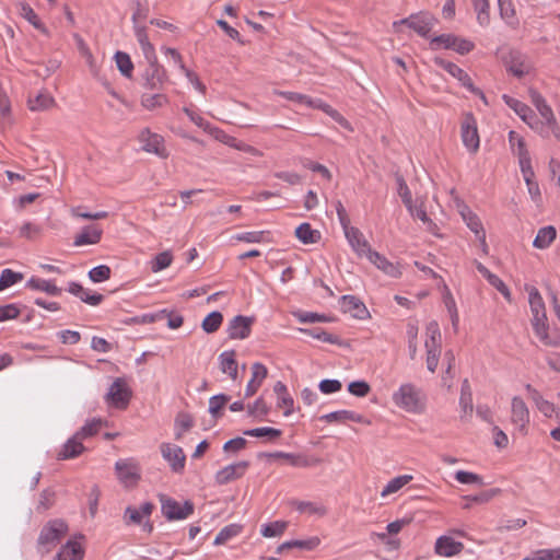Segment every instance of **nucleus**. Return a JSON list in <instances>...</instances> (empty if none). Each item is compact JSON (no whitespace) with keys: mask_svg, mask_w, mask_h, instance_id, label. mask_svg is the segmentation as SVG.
<instances>
[{"mask_svg":"<svg viewBox=\"0 0 560 560\" xmlns=\"http://www.w3.org/2000/svg\"><path fill=\"white\" fill-rule=\"evenodd\" d=\"M343 232L349 244L359 256L369 255V250H372V248L358 228L349 226L348 229L343 230Z\"/></svg>","mask_w":560,"mask_h":560,"instance_id":"nucleus-19","label":"nucleus"},{"mask_svg":"<svg viewBox=\"0 0 560 560\" xmlns=\"http://www.w3.org/2000/svg\"><path fill=\"white\" fill-rule=\"evenodd\" d=\"M139 141L142 143V149L145 152L154 153L155 155L166 159L168 152L164 145V138L158 133L151 132L145 128L139 133Z\"/></svg>","mask_w":560,"mask_h":560,"instance_id":"nucleus-8","label":"nucleus"},{"mask_svg":"<svg viewBox=\"0 0 560 560\" xmlns=\"http://www.w3.org/2000/svg\"><path fill=\"white\" fill-rule=\"evenodd\" d=\"M518 163L521 167V172L525 182H529L534 179L535 173L532 167L530 155L527 148H524L523 143L520 142V152H517Z\"/></svg>","mask_w":560,"mask_h":560,"instance_id":"nucleus-30","label":"nucleus"},{"mask_svg":"<svg viewBox=\"0 0 560 560\" xmlns=\"http://www.w3.org/2000/svg\"><path fill=\"white\" fill-rule=\"evenodd\" d=\"M434 62L440 68L447 71L452 77L456 78L463 84V86L468 89L474 94L480 96L486 102L485 94L482 93L481 90H479L478 88H476L474 85L470 77L468 75V73L465 70L459 68L457 65H455L451 61H447L445 59H442V58H435Z\"/></svg>","mask_w":560,"mask_h":560,"instance_id":"nucleus-7","label":"nucleus"},{"mask_svg":"<svg viewBox=\"0 0 560 560\" xmlns=\"http://www.w3.org/2000/svg\"><path fill=\"white\" fill-rule=\"evenodd\" d=\"M131 398V390L124 378H116L106 394V401L119 409L127 408Z\"/></svg>","mask_w":560,"mask_h":560,"instance_id":"nucleus-6","label":"nucleus"},{"mask_svg":"<svg viewBox=\"0 0 560 560\" xmlns=\"http://www.w3.org/2000/svg\"><path fill=\"white\" fill-rule=\"evenodd\" d=\"M106 421L100 418H93L89 420L75 434L83 441L84 439L94 436L98 433L101 427L105 424Z\"/></svg>","mask_w":560,"mask_h":560,"instance_id":"nucleus-40","label":"nucleus"},{"mask_svg":"<svg viewBox=\"0 0 560 560\" xmlns=\"http://www.w3.org/2000/svg\"><path fill=\"white\" fill-rule=\"evenodd\" d=\"M299 330L305 335H308V336H311L315 339L322 340L324 342H328L331 345H339V346L341 345V340L338 336L329 334L328 331H326L323 328H319V327L312 328V329L300 328Z\"/></svg>","mask_w":560,"mask_h":560,"instance_id":"nucleus-35","label":"nucleus"},{"mask_svg":"<svg viewBox=\"0 0 560 560\" xmlns=\"http://www.w3.org/2000/svg\"><path fill=\"white\" fill-rule=\"evenodd\" d=\"M230 401V396L225 394L214 395L209 399V412L213 419L222 417V409Z\"/></svg>","mask_w":560,"mask_h":560,"instance_id":"nucleus-38","label":"nucleus"},{"mask_svg":"<svg viewBox=\"0 0 560 560\" xmlns=\"http://www.w3.org/2000/svg\"><path fill=\"white\" fill-rule=\"evenodd\" d=\"M556 236H557V231L552 225L541 228L538 231L533 245L539 249L547 248L555 241Z\"/></svg>","mask_w":560,"mask_h":560,"instance_id":"nucleus-32","label":"nucleus"},{"mask_svg":"<svg viewBox=\"0 0 560 560\" xmlns=\"http://www.w3.org/2000/svg\"><path fill=\"white\" fill-rule=\"evenodd\" d=\"M55 104L51 95L46 92L38 93L34 98H28V107L31 110H45Z\"/></svg>","mask_w":560,"mask_h":560,"instance_id":"nucleus-36","label":"nucleus"},{"mask_svg":"<svg viewBox=\"0 0 560 560\" xmlns=\"http://www.w3.org/2000/svg\"><path fill=\"white\" fill-rule=\"evenodd\" d=\"M526 290L529 295V306L533 314V328L540 340L546 341L548 339V325L544 300L535 287L527 288Z\"/></svg>","mask_w":560,"mask_h":560,"instance_id":"nucleus-3","label":"nucleus"},{"mask_svg":"<svg viewBox=\"0 0 560 560\" xmlns=\"http://www.w3.org/2000/svg\"><path fill=\"white\" fill-rule=\"evenodd\" d=\"M85 447L82 444V440L74 434L72 438H70L65 445L62 446V450L58 454L59 459H70L75 458L80 454L84 452Z\"/></svg>","mask_w":560,"mask_h":560,"instance_id":"nucleus-23","label":"nucleus"},{"mask_svg":"<svg viewBox=\"0 0 560 560\" xmlns=\"http://www.w3.org/2000/svg\"><path fill=\"white\" fill-rule=\"evenodd\" d=\"M397 191L404 205L409 211H412V196L411 191L400 174H396Z\"/></svg>","mask_w":560,"mask_h":560,"instance_id":"nucleus-47","label":"nucleus"},{"mask_svg":"<svg viewBox=\"0 0 560 560\" xmlns=\"http://www.w3.org/2000/svg\"><path fill=\"white\" fill-rule=\"evenodd\" d=\"M83 556L82 546L77 541L69 540L60 548L54 560H82Z\"/></svg>","mask_w":560,"mask_h":560,"instance_id":"nucleus-24","label":"nucleus"},{"mask_svg":"<svg viewBox=\"0 0 560 560\" xmlns=\"http://www.w3.org/2000/svg\"><path fill=\"white\" fill-rule=\"evenodd\" d=\"M459 406L463 411L462 418H464V416H467V415L470 416L472 413V410H474L472 392H471V387H470V384L467 378H465L462 383Z\"/></svg>","mask_w":560,"mask_h":560,"instance_id":"nucleus-31","label":"nucleus"},{"mask_svg":"<svg viewBox=\"0 0 560 560\" xmlns=\"http://www.w3.org/2000/svg\"><path fill=\"white\" fill-rule=\"evenodd\" d=\"M296 510L301 513L307 512L310 514H318V515H325L326 509L324 506H317L312 502L306 501H296L294 503Z\"/></svg>","mask_w":560,"mask_h":560,"instance_id":"nucleus-61","label":"nucleus"},{"mask_svg":"<svg viewBox=\"0 0 560 560\" xmlns=\"http://www.w3.org/2000/svg\"><path fill=\"white\" fill-rule=\"evenodd\" d=\"M499 3V10L501 18L508 23V24H515V10L513 8V4L511 0H498Z\"/></svg>","mask_w":560,"mask_h":560,"instance_id":"nucleus-54","label":"nucleus"},{"mask_svg":"<svg viewBox=\"0 0 560 560\" xmlns=\"http://www.w3.org/2000/svg\"><path fill=\"white\" fill-rule=\"evenodd\" d=\"M173 261V256L170 250L162 252L158 254L151 261V270L153 272H159L168 266H171Z\"/></svg>","mask_w":560,"mask_h":560,"instance_id":"nucleus-51","label":"nucleus"},{"mask_svg":"<svg viewBox=\"0 0 560 560\" xmlns=\"http://www.w3.org/2000/svg\"><path fill=\"white\" fill-rule=\"evenodd\" d=\"M21 14L24 19H26L34 27L42 31L43 33H46L47 30L44 26V24L40 22L39 18L35 13V11L27 4L22 3L21 4Z\"/></svg>","mask_w":560,"mask_h":560,"instance_id":"nucleus-52","label":"nucleus"},{"mask_svg":"<svg viewBox=\"0 0 560 560\" xmlns=\"http://www.w3.org/2000/svg\"><path fill=\"white\" fill-rule=\"evenodd\" d=\"M235 351H224L220 354V369L223 373L229 374L232 380L237 377V362L235 360Z\"/></svg>","mask_w":560,"mask_h":560,"instance_id":"nucleus-29","label":"nucleus"},{"mask_svg":"<svg viewBox=\"0 0 560 560\" xmlns=\"http://www.w3.org/2000/svg\"><path fill=\"white\" fill-rule=\"evenodd\" d=\"M287 522L276 521L269 524H266L261 528V535L264 537H277L283 534L287 528Z\"/></svg>","mask_w":560,"mask_h":560,"instance_id":"nucleus-55","label":"nucleus"},{"mask_svg":"<svg viewBox=\"0 0 560 560\" xmlns=\"http://www.w3.org/2000/svg\"><path fill=\"white\" fill-rule=\"evenodd\" d=\"M454 40H456V36L452 34H442L435 36L431 39L430 46L432 49H438L440 46H443L446 49H452L454 45Z\"/></svg>","mask_w":560,"mask_h":560,"instance_id":"nucleus-58","label":"nucleus"},{"mask_svg":"<svg viewBox=\"0 0 560 560\" xmlns=\"http://www.w3.org/2000/svg\"><path fill=\"white\" fill-rule=\"evenodd\" d=\"M368 259L374 264L378 269L384 271L386 275H389L390 277H398L400 275L398 268L388 261L384 256H382L380 253L375 250H369V255L366 256Z\"/></svg>","mask_w":560,"mask_h":560,"instance_id":"nucleus-28","label":"nucleus"},{"mask_svg":"<svg viewBox=\"0 0 560 560\" xmlns=\"http://www.w3.org/2000/svg\"><path fill=\"white\" fill-rule=\"evenodd\" d=\"M348 390L357 397H365L371 392V387L365 381H354L348 385Z\"/></svg>","mask_w":560,"mask_h":560,"instance_id":"nucleus-62","label":"nucleus"},{"mask_svg":"<svg viewBox=\"0 0 560 560\" xmlns=\"http://www.w3.org/2000/svg\"><path fill=\"white\" fill-rule=\"evenodd\" d=\"M168 98L165 94L162 93H155V94H148L144 93L141 96V105L147 108L148 110H153L155 108L162 107L165 104H167Z\"/></svg>","mask_w":560,"mask_h":560,"instance_id":"nucleus-37","label":"nucleus"},{"mask_svg":"<svg viewBox=\"0 0 560 560\" xmlns=\"http://www.w3.org/2000/svg\"><path fill=\"white\" fill-rule=\"evenodd\" d=\"M223 322V315L219 311H213L205 317L201 327L207 334L215 332Z\"/></svg>","mask_w":560,"mask_h":560,"instance_id":"nucleus-41","label":"nucleus"},{"mask_svg":"<svg viewBox=\"0 0 560 560\" xmlns=\"http://www.w3.org/2000/svg\"><path fill=\"white\" fill-rule=\"evenodd\" d=\"M475 11L477 12V21L481 26L490 23L489 0H471Z\"/></svg>","mask_w":560,"mask_h":560,"instance_id":"nucleus-42","label":"nucleus"},{"mask_svg":"<svg viewBox=\"0 0 560 560\" xmlns=\"http://www.w3.org/2000/svg\"><path fill=\"white\" fill-rule=\"evenodd\" d=\"M412 480L411 475H402L393 478L384 487V489L381 492V495L387 497L389 494L396 493L399 491L402 487H405L407 483H409Z\"/></svg>","mask_w":560,"mask_h":560,"instance_id":"nucleus-39","label":"nucleus"},{"mask_svg":"<svg viewBox=\"0 0 560 560\" xmlns=\"http://www.w3.org/2000/svg\"><path fill=\"white\" fill-rule=\"evenodd\" d=\"M425 349H427V368L430 372L434 373L438 368L439 358L441 354V347L425 348Z\"/></svg>","mask_w":560,"mask_h":560,"instance_id":"nucleus-63","label":"nucleus"},{"mask_svg":"<svg viewBox=\"0 0 560 560\" xmlns=\"http://www.w3.org/2000/svg\"><path fill=\"white\" fill-rule=\"evenodd\" d=\"M68 525L62 520H51L42 528L37 539V551L45 556L66 536Z\"/></svg>","mask_w":560,"mask_h":560,"instance_id":"nucleus-1","label":"nucleus"},{"mask_svg":"<svg viewBox=\"0 0 560 560\" xmlns=\"http://www.w3.org/2000/svg\"><path fill=\"white\" fill-rule=\"evenodd\" d=\"M420 36L427 37L436 23V19L428 12H420L400 21Z\"/></svg>","mask_w":560,"mask_h":560,"instance_id":"nucleus-12","label":"nucleus"},{"mask_svg":"<svg viewBox=\"0 0 560 560\" xmlns=\"http://www.w3.org/2000/svg\"><path fill=\"white\" fill-rule=\"evenodd\" d=\"M103 231L97 225L85 226L74 238L75 246L97 244L101 241Z\"/></svg>","mask_w":560,"mask_h":560,"instance_id":"nucleus-25","label":"nucleus"},{"mask_svg":"<svg viewBox=\"0 0 560 560\" xmlns=\"http://www.w3.org/2000/svg\"><path fill=\"white\" fill-rule=\"evenodd\" d=\"M247 411L253 417H265L269 412V408L262 398L256 399L253 404L248 405Z\"/></svg>","mask_w":560,"mask_h":560,"instance_id":"nucleus-60","label":"nucleus"},{"mask_svg":"<svg viewBox=\"0 0 560 560\" xmlns=\"http://www.w3.org/2000/svg\"><path fill=\"white\" fill-rule=\"evenodd\" d=\"M530 420L529 409L520 396H514L511 401V423L522 434L528 433V424Z\"/></svg>","mask_w":560,"mask_h":560,"instance_id":"nucleus-4","label":"nucleus"},{"mask_svg":"<svg viewBox=\"0 0 560 560\" xmlns=\"http://www.w3.org/2000/svg\"><path fill=\"white\" fill-rule=\"evenodd\" d=\"M244 434L247 436H255V438H268L270 441H273L281 436L282 432L279 429L270 428V427H262V428H255L245 430Z\"/></svg>","mask_w":560,"mask_h":560,"instance_id":"nucleus-44","label":"nucleus"},{"mask_svg":"<svg viewBox=\"0 0 560 560\" xmlns=\"http://www.w3.org/2000/svg\"><path fill=\"white\" fill-rule=\"evenodd\" d=\"M253 317L243 315L234 316L228 325V336L230 339H245L250 335Z\"/></svg>","mask_w":560,"mask_h":560,"instance_id":"nucleus-14","label":"nucleus"},{"mask_svg":"<svg viewBox=\"0 0 560 560\" xmlns=\"http://www.w3.org/2000/svg\"><path fill=\"white\" fill-rule=\"evenodd\" d=\"M23 279L21 272L13 271L12 269H3L0 275V291L18 283Z\"/></svg>","mask_w":560,"mask_h":560,"instance_id":"nucleus-49","label":"nucleus"},{"mask_svg":"<svg viewBox=\"0 0 560 560\" xmlns=\"http://www.w3.org/2000/svg\"><path fill=\"white\" fill-rule=\"evenodd\" d=\"M115 61L120 73L126 78H131L133 63L129 55L124 51H117L115 54Z\"/></svg>","mask_w":560,"mask_h":560,"instance_id":"nucleus-43","label":"nucleus"},{"mask_svg":"<svg viewBox=\"0 0 560 560\" xmlns=\"http://www.w3.org/2000/svg\"><path fill=\"white\" fill-rule=\"evenodd\" d=\"M273 392L278 397L277 407L284 409L283 416H291L294 411V399L288 393L287 386L282 382H277Z\"/></svg>","mask_w":560,"mask_h":560,"instance_id":"nucleus-22","label":"nucleus"},{"mask_svg":"<svg viewBox=\"0 0 560 560\" xmlns=\"http://www.w3.org/2000/svg\"><path fill=\"white\" fill-rule=\"evenodd\" d=\"M295 236L303 244H315L320 240V232L313 230L308 223H302L296 228Z\"/></svg>","mask_w":560,"mask_h":560,"instance_id":"nucleus-33","label":"nucleus"},{"mask_svg":"<svg viewBox=\"0 0 560 560\" xmlns=\"http://www.w3.org/2000/svg\"><path fill=\"white\" fill-rule=\"evenodd\" d=\"M460 215L477 238L486 237V232L478 215L474 213L467 206L460 210Z\"/></svg>","mask_w":560,"mask_h":560,"instance_id":"nucleus-26","label":"nucleus"},{"mask_svg":"<svg viewBox=\"0 0 560 560\" xmlns=\"http://www.w3.org/2000/svg\"><path fill=\"white\" fill-rule=\"evenodd\" d=\"M393 401L397 407L408 412H421L424 408L422 390L411 383L402 384L393 394Z\"/></svg>","mask_w":560,"mask_h":560,"instance_id":"nucleus-2","label":"nucleus"},{"mask_svg":"<svg viewBox=\"0 0 560 560\" xmlns=\"http://www.w3.org/2000/svg\"><path fill=\"white\" fill-rule=\"evenodd\" d=\"M279 94L288 101L305 104L308 107L316 106V102L307 95L295 92H279Z\"/></svg>","mask_w":560,"mask_h":560,"instance_id":"nucleus-59","label":"nucleus"},{"mask_svg":"<svg viewBox=\"0 0 560 560\" xmlns=\"http://www.w3.org/2000/svg\"><path fill=\"white\" fill-rule=\"evenodd\" d=\"M26 287L33 290L46 292L49 295H59L61 293V289L54 282L35 277H32L27 281Z\"/></svg>","mask_w":560,"mask_h":560,"instance_id":"nucleus-34","label":"nucleus"},{"mask_svg":"<svg viewBox=\"0 0 560 560\" xmlns=\"http://www.w3.org/2000/svg\"><path fill=\"white\" fill-rule=\"evenodd\" d=\"M462 140L464 145L472 153L479 149V135L477 129L476 119L472 114L465 115L462 122Z\"/></svg>","mask_w":560,"mask_h":560,"instance_id":"nucleus-9","label":"nucleus"},{"mask_svg":"<svg viewBox=\"0 0 560 560\" xmlns=\"http://www.w3.org/2000/svg\"><path fill=\"white\" fill-rule=\"evenodd\" d=\"M242 530V526L238 524H230L223 527L214 539V545H224L233 537L237 536Z\"/></svg>","mask_w":560,"mask_h":560,"instance_id":"nucleus-45","label":"nucleus"},{"mask_svg":"<svg viewBox=\"0 0 560 560\" xmlns=\"http://www.w3.org/2000/svg\"><path fill=\"white\" fill-rule=\"evenodd\" d=\"M56 493L52 489H45L39 494V500L36 506L38 512H45L55 504Z\"/></svg>","mask_w":560,"mask_h":560,"instance_id":"nucleus-53","label":"nucleus"},{"mask_svg":"<svg viewBox=\"0 0 560 560\" xmlns=\"http://www.w3.org/2000/svg\"><path fill=\"white\" fill-rule=\"evenodd\" d=\"M118 479L125 486H133L140 479V468L133 459H119L115 464Z\"/></svg>","mask_w":560,"mask_h":560,"instance_id":"nucleus-11","label":"nucleus"},{"mask_svg":"<svg viewBox=\"0 0 560 560\" xmlns=\"http://www.w3.org/2000/svg\"><path fill=\"white\" fill-rule=\"evenodd\" d=\"M142 79L145 89L161 90L167 82V74L159 62H150L142 73Z\"/></svg>","mask_w":560,"mask_h":560,"instance_id":"nucleus-10","label":"nucleus"},{"mask_svg":"<svg viewBox=\"0 0 560 560\" xmlns=\"http://www.w3.org/2000/svg\"><path fill=\"white\" fill-rule=\"evenodd\" d=\"M341 310L350 313L351 316L362 319L366 316L368 310L365 305L353 295H343L340 300Z\"/></svg>","mask_w":560,"mask_h":560,"instance_id":"nucleus-21","label":"nucleus"},{"mask_svg":"<svg viewBox=\"0 0 560 560\" xmlns=\"http://www.w3.org/2000/svg\"><path fill=\"white\" fill-rule=\"evenodd\" d=\"M455 479L464 485L477 483L479 486H483L482 477L470 471L458 470L455 474Z\"/></svg>","mask_w":560,"mask_h":560,"instance_id":"nucleus-57","label":"nucleus"},{"mask_svg":"<svg viewBox=\"0 0 560 560\" xmlns=\"http://www.w3.org/2000/svg\"><path fill=\"white\" fill-rule=\"evenodd\" d=\"M505 63L506 70L516 78H522L532 70L530 62L520 51H511Z\"/></svg>","mask_w":560,"mask_h":560,"instance_id":"nucleus-18","label":"nucleus"},{"mask_svg":"<svg viewBox=\"0 0 560 560\" xmlns=\"http://www.w3.org/2000/svg\"><path fill=\"white\" fill-rule=\"evenodd\" d=\"M221 141H223L225 144H228L236 150L246 152L250 155H254V156L261 155V152L259 150H257L256 148H254L243 141H238L236 138L229 137V136L224 135L223 138L221 139Z\"/></svg>","mask_w":560,"mask_h":560,"instance_id":"nucleus-48","label":"nucleus"},{"mask_svg":"<svg viewBox=\"0 0 560 560\" xmlns=\"http://www.w3.org/2000/svg\"><path fill=\"white\" fill-rule=\"evenodd\" d=\"M112 270L106 265H100L89 271V278L93 282H103L110 278Z\"/></svg>","mask_w":560,"mask_h":560,"instance_id":"nucleus-56","label":"nucleus"},{"mask_svg":"<svg viewBox=\"0 0 560 560\" xmlns=\"http://www.w3.org/2000/svg\"><path fill=\"white\" fill-rule=\"evenodd\" d=\"M160 448L163 458L170 463L172 470L180 472L184 469L186 462L183 448L171 443H162Z\"/></svg>","mask_w":560,"mask_h":560,"instance_id":"nucleus-13","label":"nucleus"},{"mask_svg":"<svg viewBox=\"0 0 560 560\" xmlns=\"http://www.w3.org/2000/svg\"><path fill=\"white\" fill-rule=\"evenodd\" d=\"M248 466L249 463L245 460L228 465L220 469L219 471H217L215 482L218 485H226L233 480H236L245 474Z\"/></svg>","mask_w":560,"mask_h":560,"instance_id":"nucleus-16","label":"nucleus"},{"mask_svg":"<svg viewBox=\"0 0 560 560\" xmlns=\"http://www.w3.org/2000/svg\"><path fill=\"white\" fill-rule=\"evenodd\" d=\"M266 456H268L270 458H282V459L288 460L291 466L302 467V468L317 466L322 463V459L318 457H308L303 454L275 452V453H269Z\"/></svg>","mask_w":560,"mask_h":560,"instance_id":"nucleus-17","label":"nucleus"},{"mask_svg":"<svg viewBox=\"0 0 560 560\" xmlns=\"http://www.w3.org/2000/svg\"><path fill=\"white\" fill-rule=\"evenodd\" d=\"M427 340L425 348L441 347V331L439 324L435 320L430 322L427 325Z\"/></svg>","mask_w":560,"mask_h":560,"instance_id":"nucleus-46","label":"nucleus"},{"mask_svg":"<svg viewBox=\"0 0 560 560\" xmlns=\"http://www.w3.org/2000/svg\"><path fill=\"white\" fill-rule=\"evenodd\" d=\"M503 100L505 104L522 118L523 121L527 122L532 128H534L530 119L534 118L535 115L529 106L509 95H503Z\"/></svg>","mask_w":560,"mask_h":560,"instance_id":"nucleus-27","label":"nucleus"},{"mask_svg":"<svg viewBox=\"0 0 560 560\" xmlns=\"http://www.w3.org/2000/svg\"><path fill=\"white\" fill-rule=\"evenodd\" d=\"M162 513L168 521L185 520L194 513V504L185 501L180 504L172 498L162 497Z\"/></svg>","mask_w":560,"mask_h":560,"instance_id":"nucleus-5","label":"nucleus"},{"mask_svg":"<svg viewBox=\"0 0 560 560\" xmlns=\"http://www.w3.org/2000/svg\"><path fill=\"white\" fill-rule=\"evenodd\" d=\"M534 557L535 560H560V548L537 550Z\"/></svg>","mask_w":560,"mask_h":560,"instance_id":"nucleus-64","label":"nucleus"},{"mask_svg":"<svg viewBox=\"0 0 560 560\" xmlns=\"http://www.w3.org/2000/svg\"><path fill=\"white\" fill-rule=\"evenodd\" d=\"M464 545L450 536H441L435 542V552L442 557H453L462 552Z\"/></svg>","mask_w":560,"mask_h":560,"instance_id":"nucleus-20","label":"nucleus"},{"mask_svg":"<svg viewBox=\"0 0 560 560\" xmlns=\"http://www.w3.org/2000/svg\"><path fill=\"white\" fill-rule=\"evenodd\" d=\"M316 106H313L314 108H319L323 112H325L327 115H329L334 120H336L339 125L342 127L350 129V125L348 120L336 109H334L330 105L323 103L322 101L317 100Z\"/></svg>","mask_w":560,"mask_h":560,"instance_id":"nucleus-50","label":"nucleus"},{"mask_svg":"<svg viewBox=\"0 0 560 560\" xmlns=\"http://www.w3.org/2000/svg\"><path fill=\"white\" fill-rule=\"evenodd\" d=\"M532 103L537 108L540 116L546 120V125L551 129L556 137H559L556 126V118L551 107L547 104L542 95L536 91H530Z\"/></svg>","mask_w":560,"mask_h":560,"instance_id":"nucleus-15","label":"nucleus"}]
</instances>
